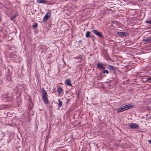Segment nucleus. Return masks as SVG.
<instances>
[{
	"mask_svg": "<svg viewBox=\"0 0 151 151\" xmlns=\"http://www.w3.org/2000/svg\"><path fill=\"white\" fill-rule=\"evenodd\" d=\"M117 34V35L122 37L125 36L126 33L125 32H118Z\"/></svg>",
	"mask_w": 151,
	"mask_h": 151,
	"instance_id": "6e6552de",
	"label": "nucleus"
},
{
	"mask_svg": "<svg viewBox=\"0 0 151 151\" xmlns=\"http://www.w3.org/2000/svg\"><path fill=\"white\" fill-rule=\"evenodd\" d=\"M78 58H79V57H76L75 58H78Z\"/></svg>",
	"mask_w": 151,
	"mask_h": 151,
	"instance_id": "b1692460",
	"label": "nucleus"
},
{
	"mask_svg": "<svg viewBox=\"0 0 151 151\" xmlns=\"http://www.w3.org/2000/svg\"><path fill=\"white\" fill-rule=\"evenodd\" d=\"M92 31L94 34L100 38H102L103 37V36L101 32H98L96 30H92Z\"/></svg>",
	"mask_w": 151,
	"mask_h": 151,
	"instance_id": "7ed1b4c3",
	"label": "nucleus"
},
{
	"mask_svg": "<svg viewBox=\"0 0 151 151\" xmlns=\"http://www.w3.org/2000/svg\"><path fill=\"white\" fill-rule=\"evenodd\" d=\"M149 143L150 144H151V139L149 141Z\"/></svg>",
	"mask_w": 151,
	"mask_h": 151,
	"instance_id": "4be33fe9",
	"label": "nucleus"
},
{
	"mask_svg": "<svg viewBox=\"0 0 151 151\" xmlns=\"http://www.w3.org/2000/svg\"><path fill=\"white\" fill-rule=\"evenodd\" d=\"M18 14L17 13H15L14 15H12L11 17V19L13 20L15 17L18 15Z\"/></svg>",
	"mask_w": 151,
	"mask_h": 151,
	"instance_id": "f8f14e48",
	"label": "nucleus"
},
{
	"mask_svg": "<svg viewBox=\"0 0 151 151\" xmlns=\"http://www.w3.org/2000/svg\"><path fill=\"white\" fill-rule=\"evenodd\" d=\"M117 111L118 112H120L124 111L123 106L118 108L117 109Z\"/></svg>",
	"mask_w": 151,
	"mask_h": 151,
	"instance_id": "1a4fd4ad",
	"label": "nucleus"
},
{
	"mask_svg": "<svg viewBox=\"0 0 151 151\" xmlns=\"http://www.w3.org/2000/svg\"><path fill=\"white\" fill-rule=\"evenodd\" d=\"M109 69L111 70H113L114 69V67L111 65H109Z\"/></svg>",
	"mask_w": 151,
	"mask_h": 151,
	"instance_id": "2eb2a0df",
	"label": "nucleus"
},
{
	"mask_svg": "<svg viewBox=\"0 0 151 151\" xmlns=\"http://www.w3.org/2000/svg\"><path fill=\"white\" fill-rule=\"evenodd\" d=\"M51 13L50 12H48L45 14L44 17L43 19L44 22L46 21L51 16Z\"/></svg>",
	"mask_w": 151,
	"mask_h": 151,
	"instance_id": "39448f33",
	"label": "nucleus"
},
{
	"mask_svg": "<svg viewBox=\"0 0 151 151\" xmlns=\"http://www.w3.org/2000/svg\"><path fill=\"white\" fill-rule=\"evenodd\" d=\"M90 34V32L89 31H87L86 32V34L85 35V37L86 38L89 37Z\"/></svg>",
	"mask_w": 151,
	"mask_h": 151,
	"instance_id": "ddd939ff",
	"label": "nucleus"
},
{
	"mask_svg": "<svg viewBox=\"0 0 151 151\" xmlns=\"http://www.w3.org/2000/svg\"><path fill=\"white\" fill-rule=\"evenodd\" d=\"M129 127L131 129H136L138 128L139 126L136 124L131 123Z\"/></svg>",
	"mask_w": 151,
	"mask_h": 151,
	"instance_id": "423d86ee",
	"label": "nucleus"
},
{
	"mask_svg": "<svg viewBox=\"0 0 151 151\" xmlns=\"http://www.w3.org/2000/svg\"><path fill=\"white\" fill-rule=\"evenodd\" d=\"M97 68L101 70H104L106 68L105 65L103 63H96Z\"/></svg>",
	"mask_w": 151,
	"mask_h": 151,
	"instance_id": "f03ea898",
	"label": "nucleus"
},
{
	"mask_svg": "<svg viewBox=\"0 0 151 151\" xmlns=\"http://www.w3.org/2000/svg\"><path fill=\"white\" fill-rule=\"evenodd\" d=\"M133 106L131 104H129L126 105L124 106H123L124 110H126L132 108L133 107Z\"/></svg>",
	"mask_w": 151,
	"mask_h": 151,
	"instance_id": "20e7f679",
	"label": "nucleus"
},
{
	"mask_svg": "<svg viewBox=\"0 0 151 151\" xmlns=\"http://www.w3.org/2000/svg\"><path fill=\"white\" fill-rule=\"evenodd\" d=\"M63 90V89L61 87H58V93L60 94L61 92Z\"/></svg>",
	"mask_w": 151,
	"mask_h": 151,
	"instance_id": "9b49d317",
	"label": "nucleus"
},
{
	"mask_svg": "<svg viewBox=\"0 0 151 151\" xmlns=\"http://www.w3.org/2000/svg\"><path fill=\"white\" fill-rule=\"evenodd\" d=\"M78 59H80L81 60L82 59V57L81 56H80L79 57Z\"/></svg>",
	"mask_w": 151,
	"mask_h": 151,
	"instance_id": "412c9836",
	"label": "nucleus"
},
{
	"mask_svg": "<svg viewBox=\"0 0 151 151\" xmlns=\"http://www.w3.org/2000/svg\"><path fill=\"white\" fill-rule=\"evenodd\" d=\"M65 83L69 86H71L72 84H71V81L70 79H66L65 81Z\"/></svg>",
	"mask_w": 151,
	"mask_h": 151,
	"instance_id": "0eeeda50",
	"label": "nucleus"
},
{
	"mask_svg": "<svg viewBox=\"0 0 151 151\" xmlns=\"http://www.w3.org/2000/svg\"><path fill=\"white\" fill-rule=\"evenodd\" d=\"M145 22L147 23H148L149 24H151V20H146L145 21Z\"/></svg>",
	"mask_w": 151,
	"mask_h": 151,
	"instance_id": "a211bd4d",
	"label": "nucleus"
},
{
	"mask_svg": "<svg viewBox=\"0 0 151 151\" xmlns=\"http://www.w3.org/2000/svg\"><path fill=\"white\" fill-rule=\"evenodd\" d=\"M58 101H59V103L58 104V106L59 107H60L62 106V102L61 101H60L59 100H58Z\"/></svg>",
	"mask_w": 151,
	"mask_h": 151,
	"instance_id": "dca6fc26",
	"label": "nucleus"
},
{
	"mask_svg": "<svg viewBox=\"0 0 151 151\" xmlns=\"http://www.w3.org/2000/svg\"><path fill=\"white\" fill-rule=\"evenodd\" d=\"M148 81H151V77H148L147 78V79L146 81V82H147Z\"/></svg>",
	"mask_w": 151,
	"mask_h": 151,
	"instance_id": "aec40b11",
	"label": "nucleus"
},
{
	"mask_svg": "<svg viewBox=\"0 0 151 151\" xmlns=\"http://www.w3.org/2000/svg\"><path fill=\"white\" fill-rule=\"evenodd\" d=\"M148 109L150 110L151 109V106L150 107H148Z\"/></svg>",
	"mask_w": 151,
	"mask_h": 151,
	"instance_id": "5701e85b",
	"label": "nucleus"
},
{
	"mask_svg": "<svg viewBox=\"0 0 151 151\" xmlns=\"http://www.w3.org/2000/svg\"><path fill=\"white\" fill-rule=\"evenodd\" d=\"M37 24H35L33 25L32 27L33 28H36L37 27Z\"/></svg>",
	"mask_w": 151,
	"mask_h": 151,
	"instance_id": "6ab92c4d",
	"label": "nucleus"
},
{
	"mask_svg": "<svg viewBox=\"0 0 151 151\" xmlns=\"http://www.w3.org/2000/svg\"><path fill=\"white\" fill-rule=\"evenodd\" d=\"M151 40V39L150 38L148 37L147 38L144 39L143 40L144 42H147L148 41H150Z\"/></svg>",
	"mask_w": 151,
	"mask_h": 151,
	"instance_id": "4468645a",
	"label": "nucleus"
},
{
	"mask_svg": "<svg viewBox=\"0 0 151 151\" xmlns=\"http://www.w3.org/2000/svg\"><path fill=\"white\" fill-rule=\"evenodd\" d=\"M42 98L46 104H47L48 103V101L47 98V92L44 89H43L42 91Z\"/></svg>",
	"mask_w": 151,
	"mask_h": 151,
	"instance_id": "f257e3e1",
	"label": "nucleus"
},
{
	"mask_svg": "<svg viewBox=\"0 0 151 151\" xmlns=\"http://www.w3.org/2000/svg\"><path fill=\"white\" fill-rule=\"evenodd\" d=\"M103 74H105V73L107 74H108L109 73L108 71L107 70H104L102 72Z\"/></svg>",
	"mask_w": 151,
	"mask_h": 151,
	"instance_id": "f3484780",
	"label": "nucleus"
},
{
	"mask_svg": "<svg viewBox=\"0 0 151 151\" xmlns=\"http://www.w3.org/2000/svg\"><path fill=\"white\" fill-rule=\"evenodd\" d=\"M37 2L39 3H45L47 2V0H37Z\"/></svg>",
	"mask_w": 151,
	"mask_h": 151,
	"instance_id": "9d476101",
	"label": "nucleus"
},
{
	"mask_svg": "<svg viewBox=\"0 0 151 151\" xmlns=\"http://www.w3.org/2000/svg\"><path fill=\"white\" fill-rule=\"evenodd\" d=\"M150 118H151V116L149 117Z\"/></svg>",
	"mask_w": 151,
	"mask_h": 151,
	"instance_id": "393cba45",
	"label": "nucleus"
}]
</instances>
